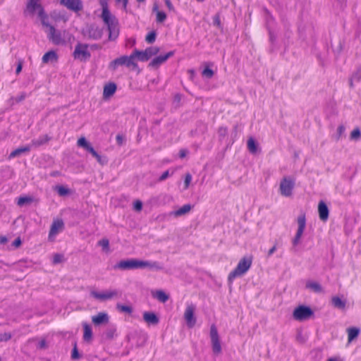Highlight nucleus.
<instances>
[{"label": "nucleus", "mask_w": 361, "mask_h": 361, "mask_svg": "<svg viewBox=\"0 0 361 361\" xmlns=\"http://www.w3.org/2000/svg\"><path fill=\"white\" fill-rule=\"evenodd\" d=\"M101 18L107 26L109 30V39H116L118 36V30L117 28L118 21L116 17L113 16L109 11L106 15L104 12H102Z\"/></svg>", "instance_id": "1"}, {"label": "nucleus", "mask_w": 361, "mask_h": 361, "mask_svg": "<svg viewBox=\"0 0 361 361\" xmlns=\"http://www.w3.org/2000/svg\"><path fill=\"white\" fill-rule=\"evenodd\" d=\"M39 0H29V2L27 5V10L33 13L36 9H39L38 16L41 20V23L44 27H45V30H49L50 27H53L49 21L48 15L44 12V8L41 6V4H38Z\"/></svg>", "instance_id": "2"}, {"label": "nucleus", "mask_w": 361, "mask_h": 361, "mask_svg": "<svg viewBox=\"0 0 361 361\" xmlns=\"http://www.w3.org/2000/svg\"><path fill=\"white\" fill-rule=\"evenodd\" d=\"M252 262L251 257H243L238 263L235 269L229 274L228 277V281H232L234 279L245 274L251 267Z\"/></svg>", "instance_id": "3"}, {"label": "nucleus", "mask_w": 361, "mask_h": 361, "mask_svg": "<svg viewBox=\"0 0 361 361\" xmlns=\"http://www.w3.org/2000/svg\"><path fill=\"white\" fill-rule=\"evenodd\" d=\"M135 56L133 52L130 56H122L113 60L109 65L108 68L109 70L114 71L120 66H126L127 67L135 68L137 66L135 62Z\"/></svg>", "instance_id": "4"}, {"label": "nucleus", "mask_w": 361, "mask_h": 361, "mask_svg": "<svg viewBox=\"0 0 361 361\" xmlns=\"http://www.w3.org/2000/svg\"><path fill=\"white\" fill-rule=\"evenodd\" d=\"M48 39L55 45H63L66 44L64 34L66 31L61 32L56 30L54 26L49 27V30H45Z\"/></svg>", "instance_id": "5"}, {"label": "nucleus", "mask_w": 361, "mask_h": 361, "mask_svg": "<svg viewBox=\"0 0 361 361\" xmlns=\"http://www.w3.org/2000/svg\"><path fill=\"white\" fill-rule=\"evenodd\" d=\"M73 56L74 59H78L80 61L88 60L91 56V54L88 51V44L78 42L75 47Z\"/></svg>", "instance_id": "6"}, {"label": "nucleus", "mask_w": 361, "mask_h": 361, "mask_svg": "<svg viewBox=\"0 0 361 361\" xmlns=\"http://www.w3.org/2000/svg\"><path fill=\"white\" fill-rule=\"evenodd\" d=\"M313 314L314 312L310 307L300 305L294 310L293 317L295 320L305 321L310 318Z\"/></svg>", "instance_id": "7"}, {"label": "nucleus", "mask_w": 361, "mask_h": 361, "mask_svg": "<svg viewBox=\"0 0 361 361\" xmlns=\"http://www.w3.org/2000/svg\"><path fill=\"white\" fill-rule=\"evenodd\" d=\"M159 52V48L157 47H150L147 48L145 51H140L135 49L133 51L135 58L140 61H147L153 56L157 55Z\"/></svg>", "instance_id": "8"}, {"label": "nucleus", "mask_w": 361, "mask_h": 361, "mask_svg": "<svg viewBox=\"0 0 361 361\" xmlns=\"http://www.w3.org/2000/svg\"><path fill=\"white\" fill-rule=\"evenodd\" d=\"M90 295L95 299L105 301L114 298H120L121 296V292L117 289L109 290L102 293L93 290L91 291Z\"/></svg>", "instance_id": "9"}, {"label": "nucleus", "mask_w": 361, "mask_h": 361, "mask_svg": "<svg viewBox=\"0 0 361 361\" xmlns=\"http://www.w3.org/2000/svg\"><path fill=\"white\" fill-rule=\"evenodd\" d=\"M115 269L133 270L140 269V259L132 258L121 260L115 266Z\"/></svg>", "instance_id": "10"}, {"label": "nucleus", "mask_w": 361, "mask_h": 361, "mask_svg": "<svg viewBox=\"0 0 361 361\" xmlns=\"http://www.w3.org/2000/svg\"><path fill=\"white\" fill-rule=\"evenodd\" d=\"M210 338L212 343V351L214 354H219L221 353V345L218 334V331L215 325H212L210 327Z\"/></svg>", "instance_id": "11"}, {"label": "nucleus", "mask_w": 361, "mask_h": 361, "mask_svg": "<svg viewBox=\"0 0 361 361\" xmlns=\"http://www.w3.org/2000/svg\"><path fill=\"white\" fill-rule=\"evenodd\" d=\"M297 223L298 225V228L296 234H295L294 238L293 239V245L294 246H296L299 243L300 238L302 235V233L304 232V230L305 228V226H306V217H305V214H301L298 217Z\"/></svg>", "instance_id": "12"}, {"label": "nucleus", "mask_w": 361, "mask_h": 361, "mask_svg": "<svg viewBox=\"0 0 361 361\" xmlns=\"http://www.w3.org/2000/svg\"><path fill=\"white\" fill-rule=\"evenodd\" d=\"M295 183L289 178H283L280 183L279 190L281 195L290 197L292 195Z\"/></svg>", "instance_id": "13"}, {"label": "nucleus", "mask_w": 361, "mask_h": 361, "mask_svg": "<svg viewBox=\"0 0 361 361\" xmlns=\"http://www.w3.org/2000/svg\"><path fill=\"white\" fill-rule=\"evenodd\" d=\"M196 307L193 304L188 305L185 312L184 319L189 327H193L196 323V318L194 316Z\"/></svg>", "instance_id": "14"}, {"label": "nucleus", "mask_w": 361, "mask_h": 361, "mask_svg": "<svg viewBox=\"0 0 361 361\" xmlns=\"http://www.w3.org/2000/svg\"><path fill=\"white\" fill-rule=\"evenodd\" d=\"M64 228V223L62 219H55L52 222L49 233V239L51 240L52 237L56 235L59 232L62 231Z\"/></svg>", "instance_id": "15"}, {"label": "nucleus", "mask_w": 361, "mask_h": 361, "mask_svg": "<svg viewBox=\"0 0 361 361\" xmlns=\"http://www.w3.org/2000/svg\"><path fill=\"white\" fill-rule=\"evenodd\" d=\"M174 51H171L165 55H160L153 59L149 63V66L157 68L161 64L164 63L168 59L173 56Z\"/></svg>", "instance_id": "16"}, {"label": "nucleus", "mask_w": 361, "mask_h": 361, "mask_svg": "<svg viewBox=\"0 0 361 361\" xmlns=\"http://www.w3.org/2000/svg\"><path fill=\"white\" fill-rule=\"evenodd\" d=\"M61 4L73 11H78L82 8L80 0H61Z\"/></svg>", "instance_id": "17"}, {"label": "nucleus", "mask_w": 361, "mask_h": 361, "mask_svg": "<svg viewBox=\"0 0 361 361\" xmlns=\"http://www.w3.org/2000/svg\"><path fill=\"white\" fill-rule=\"evenodd\" d=\"M319 216L321 221L325 222L329 219V210L326 204L321 200L318 204Z\"/></svg>", "instance_id": "18"}, {"label": "nucleus", "mask_w": 361, "mask_h": 361, "mask_svg": "<svg viewBox=\"0 0 361 361\" xmlns=\"http://www.w3.org/2000/svg\"><path fill=\"white\" fill-rule=\"evenodd\" d=\"M143 319L149 325H157L159 322L158 316L152 312H145L143 313Z\"/></svg>", "instance_id": "19"}, {"label": "nucleus", "mask_w": 361, "mask_h": 361, "mask_svg": "<svg viewBox=\"0 0 361 361\" xmlns=\"http://www.w3.org/2000/svg\"><path fill=\"white\" fill-rule=\"evenodd\" d=\"M87 32L89 38L94 40L99 39L103 34L102 30L94 25L90 26Z\"/></svg>", "instance_id": "20"}, {"label": "nucleus", "mask_w": 361, "mask_h": 361, "mask_svg": "<svg viewBox=\"0 0 361 361\" xmlns=\"http://www.w3.org/2000/svg\"><path fill=\"white\" fill-rule=\"evenodd\" d=\"M109 319V315L106 312H99L97 315L92 317V321L96 326H99L102 324H106L108 323Z\"/></svg>", "instance_id": "21"}, {"label": "nucleus", "mask_w": 361, "mask_h": 361, "mask_svg": "<svg viewBox=\"0 0 361 361\" xmlns=\"http://www.w3.org/2000/svg\"><path fill=\"white\" fill-rule=\"evenodd\" d=\"M149 268L150 269L161 270L163 267L158 262L144 261L140 259V269Z\"/></svg>", "instance_id": "22"}, {"label": "nucleus", "mask_w": 361, "mask_h": 361, "mask_svg": "<svg viewBox=\"0 0 361 361\" xmlns=\"http://www.w3.org/2000/svg\"><path fill=\"white\" fill-rule=\"evenodd\" d=\"M192 209V206L190 204H184L182 207L178 209V210L171 212L169 213L170 216H173L175 217L181 216L185 215Z\"/></svg>", "instance_id": "23"}, {"label": "nucleus", "mask_w": 361, "mask_h": 361, "mask_svg": "<svg viewBox=\"0 0 361 361\" xmlns=\"http://www.w3.org/2000/svg\"><path fill=\"white\" fill-rule=\"evenodd\" d=\"M49 140H50V137L47 135H41L37 139H33L31 141V143L30 144V145L31 146V148L32 147H38L41 145L46 144L47 142H48V141Z\"/></svg>", "instance_id": "24"}, {"label": "nucleus", "mask_w": 361, "mask_h": 361, "mask_svg": "<svg viewBox=\"0 0 361 361\" xmlns=\"http://www.w3.org/2000/svg\"><path fill=\"white\" fill-rule=\"evenodd\" d=\"M116 90V85L114 82H109L104 87L103 97L108 98L112 96Z\"/></svg>", "instance_id": "25"}, {"label": "nucleus", "mask_w": 361, "mask_h": 361, "mask_svg": "<svg viewBox=\"0 0 361 361\" xmlns=\"http://www.w3.org/2000/svg\"><path fill=\"white\" fill-rule=\"evenodd\" d=\"M30 150H31V146L30 145L18 147V148L16 149L15 150H13V152H11V153L9 154L8 158L9 159L15 158L16 157L20 156L23 153L29 152Z\"/></svg>", "instance_id": "26"}, {"label": "nucleus", "mask_w": 361, "mask_h": 361, "mask_svg": "<svg viewBox=\"0 0 361 361\" xmlns=\"http://www.w3.org/2000/svg\"><path fill=\"white\" fill-rule=\"evenodd\" d=\"M57 59L58 56L56 53L54 51L51 50L44 54L42 60L44 63H47L49 61H56Z\"/></svg>", "instance_id": "27"}, {"label": "nucleus", "mask_w": 361, "mask_h": 361, "mask_svg": "<svg viewBox=\"0 0 361 361\" xmlns=\"http://www.w3.org/2000/svg\"><path fill=\"white\" fill-rule=\"evenodd\" d=\"M83 326V339L85 341H90L92 338V331L91 326L86 322L82 324Z\"/></svg>", "instance_id": "28"}, {"label": "nucleus", "mask_w": 361, "mask_h": 361, "mask_svg": "<svg viewBox=\"0 0 361 361\" xmlns=\"http://www.w3.org/2000/svg\"><path fill=\"white\" fill-rule=\"evenodd\" d=\"M331 303L334 307L338 308L339 310H344L346 306V302L345 300H341L338 296H334L332 298Z\"/></svg>", "instance_id": "29"}, {"label": "nucleus", "mask_w": 361, "mask_h": 361, "mask_svg": "<svg viewBox=\"0 0 361 361\" xmlns=\"http://www.w3.org/2000/svg\"><path fill=\"white\" fill-rule=\"evenodd\" d=\"M305 286L307 288L310 289L313 292L317 293H322L323 290L322 286L317 282L308 281V282H307Z\"/></svg>", "instance_id": "30"}, {"label": "nucleus", "mask_w": 361, "mask_h": 361, "mask_svg": "<svg viewBox=\"0 0 361 361\" xmlns=\"http://www.w3.org/2000/svg\"><path fill=\"white\" fill-rule=\"evenodd\" d=\"M348 342H351L356 338L360 333V329L355 327H350L347 329Z\"/></svg>", "instance_id": "31"}, {"label": "nucleus", "mask_w": 361, "mask_h": 361, "mask_svg": "<svg viewBox=\"0 0 361 361\" xmlns=\"http://www.w3.org/2000/svg\"><path fill=\"white\" fill-rule=\"evenodd\" d=\"M153 296L159 302L163 303L166 302L169 298V295H167L164 291L161 290H157Z\"/></svg>", "instance_id": "32"}, {"label": "nucleus", "mask_w": 361, "mask_h": 361, "mask_svg": "<svg viewBox=\"0 0 361 361\" xmlns=\"http://www.w3.org/2000/svg\"><path fill=\"white\" fill-rule=\"evenodd\" d=\"M116 308L120 312H124L128 314H130L133 311L132 306L125 305L121 303L116 304Z\"/></svg>", "instance_id": "33"}, {"label": "nucleus", "mask_w": 361, "mask_h": 361, "mask_svg": "<svg viewBox=\"0 0 361 361\" xmlns=\"http://www.w3.org/2000/svg\"><path fill=\"white\" fill-rule=\"evenodd\" d=\"M55 190L61 197H64L70 194V190L63 185H56Z\"/></svg>", "instance_id": "34"}, {"label": "nucleus", "mask_w": 361, "mask_h": 361, "mask_svg": "<svg viewBox=\"0 0 361 361\" xmlns=\"http://www.w3.org/2000/svg\"><path fill=\"white\" fill-rule=\"evenodd\" d=\"M247 149L252 154L257 152V143L252 137L249 138L247 140Z\"/></svg>", "instance_id": "35"}, {"label": "nucleus", "mask_w": 361, "mask_h": 361, "mask_svg": "<svg viewBox=\"0 0 361 361\" xmlns=\"http://www.w3.org/2000/svg\"><path fill=\"white\" fill-rule=\"evenodd\" d=\"M361 137V131L359 128H355L351 133L350 138L351 140L358 141Z\"/></svg>", "instance_id": "36"}, {"label": "nucleus", "mask_w": 361, "mask_h": 361, "mask_svg": "<svg viewBox=\"0 0 361 361\" xmlns=\"http://www.w3.org/2000/svg\"><path fill=\"white\" fill-rule=\"evenodd\" d=\"M355 82H358L361 80V66H358L353 72L350 77Z\"/></svg>", "instance_id": "37"}, {"label": "nucleus", "mask_w": 361, "mask_h": 361, "mask_svg": "<svg viewBox=\"0 0 361 361\" xmlns=\"http://www.w3.org/2000/svg\"><path fill=\"white\" fill-rule=\"evenodd\" d=\"M156 37H157V32L156 31L153 30V31H151L149 32L146 37H145V41L148 43V44H152L155 42L156 40Z\"/></svg>", "instance_id": "38"}, {"label": "nucleus", "mask_w": 361, "mask_h": 361, "mask_svg": "<svg viewBox=\"0 0 361 361\" xmlns=\"http://www.w3.org/2000/svg\"><path fill=\"white\" fill-rule=\"evenodd\" d=\"M345 130V128L343 125H340L337 128L336 135L334 136L336 141L339 140L343 136Z\"/></svg>", "instance_id": "39"}, {"label": "nucleus", "mask_w": 361, "mask_h": 361, "mask_svg": "<svg viewBox=\"0 0 361 361\" xmlns=\"http://www.w3.org/2000/svg\"><path fill=\"white\" fill-rule=\"evenodd\" d=\"M77 145H78V147H82V148H84L85 149L91 144L87 141L85 137H82L78 139V140L77 142Z\"/></svg>", "instance_id": "40"}, {"label": "nucleus", "mask_w": 361, "mask_h": 361, "mask_svg": "<svg viewBox=\"0 0 361 361\" xmlns=\"http://www.w3.org/2000/svg\"><path fill=\"white\" fill-rule=\"evenodd\" d=\"M80 355L78 353V348H77V343L75 342L73 344V348L71 353V358L72 360H79L80 358Z\"/></svg>", "instance_id": "41"}, {"label": "nucleus", "mask_w": 361, "mask_h": 361, "mask_svg": "<svg viewBox=\"0 0 361 361\" xmlns=\"http://www.w3.org/2000/svg\"><path fill=\"white\" fill-rule=\"evenodd\" d=\"M214 71L209 68V67H206L202 73V75L203 77H205L207 78H212L214 75Z\"/></svg>", "instance_id": "42"}, {"label": "nucleus", "mask_w": 361, "mask_h": 361, "mask_svg": "<svg viewBox=\"0 0 361 361\" xmlns=\"http://www.w3.org/2000/svg\"><path fill=\"white\" fill-rule=\"evenodd\" d=\"M98 245L102 247L104 250H109V241L106 238H103L98 242Z\"/></svg>", "instance_id": "43"}, {"label": "nucleus", "mask_w": 361, "mask_h": 361, "mask_svg": "<svg viewBox=\"0 0 361 361\" xmlns=\"http://www.w3.org/2000/svg\"><path fill=\"white\" fill-rule=\"evenodd\" d=\"M166 18V15L163 11H157V22L163 23Z\"/></svg>", "instance_id": "44"}, {"label": "nucleus", "mask_w": 361, "mask_h": 361, "mask_svg": "<svg viewBox=\"0 0 361 361\" xmlns=\"http://www.w3.org/2000/svg\"><path fill=\"white\" fill-rule=\"evenodd\" d=\"M63 259V255L61 254L56 253L53 257L52 262L54 264H57L62 262Z\"/></svg>", "instance_id": "45"}, {"label": "nucleus", "mask_w": 361, "mask_h": 361, "mask_svg": "<svg viewBox=\"0 0 361 361\" xmlns=\"http://www.w3.org/2000/svg\"><path fill=\"white\" fill-rule=\"evenodd\" d=\"M116 328L115 327H110L106 329L105 335L107 338H113L115 333H116Z\"/></svg>", "instance_id": "46"}, {"label": "nucleus", "mask_w": 361, "mask_h": 361, "mask_svg": "<svg viewBox=\"0 0 361 361\" xmlns=\"http://www.w3.org/2000/svg\"><path fill=\"white\" fill-rule=\"evenodd\" d=\"M12 337L11 333L5 332L4 334H0V342H6L9 341Z\"/></svg>", "instance_id": "47"}, {"label": "nucleus", "mask_w": 361, "mask_h": 361, "mask_svg": "<svg viewBox=\"0 0 361 361\" xmlns=\"http://www.w3.org/2000/svg\"><path fill=\"white\" fill-rule=\"evenodd\" d=\"M99 4L102 8V12H104V13L106 15L108 11H109L107 0H100Z\"/></svg>", "instance_id": "48"}, {"label": "nucleus", "mask_w": 361, "mask_h": 361, "mask_svg": "<svg viewBox=\"0 0 361 361\" xmlns=\"http://www.w3.org/2000/svg\"><path fill=\"white\" fill-rule=\"evenodd\" d=\"M133 209L137 212L141 211L142 209V202L139 200H135L133 203Z\"/></svg>", "instance_id": "49"}, {"label": "nucleus", "mask_w": 361, "mask_h": 361, "mask_svg": "<svg viewBox=\"0 0 361 361\" xmlns=\"http://www.w3.org/2000/svg\"><path fill=\"white\" fill-rule=\"evenodd\" d=\"M30 201H31V199L30 197H20L18 199V204L19 206H22L24 204L27 203V202H30Z\"/></svg>", "instance_id": "50"}, {"label": "nucleus", "mask_w": 361, "mask_h": 361, "mask_svg": "<svg viewBox=\"0 0 361 361\" xmlns=\"http://www.w3.org/2000/svg\"><path fill=\"white\" fill-rule=\"evenodd\" d=\"M213 24L217 27H221V20L219 14L217 13L213 17Z\"/></svg>", "instance_id": "51"}, {"label": "nucleus", "mask_w": 361, "mask_h": 361, "mask_svg": "<svg viewBox=\"0 0 361 361\" xmlns=\"http://www.w3.org/2000/svg\"><path fill=\"white\" fill-rule=\"evenodd\" d=\"M94 158L97 159V161L102 165H104L107 164V159L105 157H102L101 155H99L97 153V157H94Z\"/></svg>", "instance_id": "52"}, {"label": "nucleus", "mask_w": 361, "mask_h": 361, "mask_svg": "<svg viewBox=\"0 0 361 361\" xmlns=\"http://www.w3.org/2000/svg\"><path fill=\"white\" fill-rule=\"evenodd\" d=\"M192 180V176L190 173H187L185 177V188H188Z\"/></svg>", "instance_id": "53"}, {"label": "nucleus", "mask_w": 361, "mask_h": 361, "mask_svg": "<svg viewBox=\"0 0 361 361\" xmlns=\"http://www.w3.org/2000/svg\"><path fill=\"white\" fill-rule=\"evenodd\" d=\"M85 150L90 153L93 157H97V152L94 150L91 145H90L89 147L85 149Z\"/></svg>", "instance_id": "54"}, {"label": "nucleus", "mask_w": 361, "mask_h": 361, "mask_svg": "<svg viewBox=\"0 0 361 361\" xmlns=\"http://www.w3.org/2000/svg\"><path fill=\"white\" fill-rule=\"evenodd\" d=\"M227 128L220 127L218 130L219 135L221 137H224L227 134Z\"/></svg>", "instance_id": "55"}, {"label": "nucleus", "mask_w": 361, "mask_h": 361, "mask_svg": "<svg viewBox=\"0 0 361 361\" xmlns=\"http://www.w3.org/2000/svg\"><path fill=\"white\" fill-rule=\"evenodd\" d=\"M116 142L118 145H122L123 144L124 137L121 135H117L116 137Z\"/></svg>", "instance_id": "56"}, {"label": "nucleus", "mask_w": 361, "mask_h": 361, "mask_svg": "<svg viewBox=\"0 0 361 361\" xmlns=\"http://www.w3.org/2000/svg\"><path fill=\"white\" fill-rule=\"evenodd\" d=\"M169 176V171H164L161 175V176L159 177V181H164V180H166L168 177Z\"/></svg>", "instance_id": "57"}, {"label": "nucleus", "mask_w": 361, "mask_h": 361, "mask_svg": "<svg viewBox=\"0 0 361 361\" xmlns=\"http://www.w3.org/2000/svg\"><path fill=\"white\" fill-rule=\"evenodd\" d=\"M22 243L21 239L20 237L17 238L12 243V246L15 247H18Z\"/></svg>", "instance_id": "58"}, {"label": "nucleus", "mask_w": 361, "mask_h": 361, "mask_svg": "<svg viewBox=\"0 0 361 361\" xmlns=\"http://www.w3.org/2000/svg\"><path fill=\"white\" fill-rule=\"evenodd\" d=\"M188 151L186 149H181L179 151V157L181 159L185 158L186 157V155L188 154Z\"/></svg>", "instance_id": "59"}, {"label": "nucleus", "mask_w": 361, "mask_h": 361, "mask_svg": "<svg viewBox=\"0 0 361 361\" xmlns=\"http://www.w3.org/2000/svg\"><path fill=\"white\" fill-rule=\"evenodd\" d=\"M25 97H26V94L25 92H22L20 95L16 97V101L17 102H20L24 100L25 99Z\"/></svg>", "instance_id": "60"}, {"label": "nucleus", "mask_w": 361, "mask_h": 361, "mask_svg": "<svg viewBox=\"0 0 361 361\" xmlns=\"http://www.w3.org/2000/svg\"><path fill=\"white\" fill-rule=\"evenodd\" d=\"M166 7L170 11H174V7L170 0H164Z\"/></svg>", "instance_id": "61"}, {"label": "nucleus", "mask_w": 361, "mask_h": 361, "mask_svg": "<svg viewBox=\"0 0 361 361\" xmlns=\"http://www.w3.org/2000/svg\"><path fill=\"white\" fill-rule=\"evenodd\" d=\"M117 2H121L123 4V9L124 11L127 10L128 0H116Z\"/></svg>", "instance_id": "62"}, {"label": "nucleus", "mask_w": 361, "mask_h": 361, "mask_svg": "<svg viewBox=\"0 0 361 361\" xmlns=\"http://www.w3.org/2000/svg\"><path fill=\"white\" fill-rule=\"evenodd\" d=\"M269 40L273 44L274 42V41L276 40V36L271 30H269Z\"/></svg>", "instance_id": "63"}, {"label": "nucleus", "mask_w": 361, "mask_h": 361, "mask_svg": "<svg viewBox=\"0 0 361 361\" xmlns=\"http://www.w3.org/2000/svg\"><path fill=\"white\" fill-rule=\"evenodd\" d=\"M276 250V245H274L271 249H269V250L268 251V257H270L271 255H272L274 252Z\"/></svg>", "instance_id": "64"}]
</instances>
